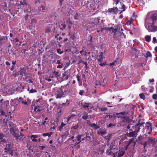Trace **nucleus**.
I'll use <instances>...</instances> for the list:
<instances>
[{
  "label": "nucleus",
  "instance_id": "nucleus-1",
  "mask_svg": "<svg viewBox=\"0 0 157 157\" xmlns=\"http://www.w3.org/2000/svg\"><path fill=\"white\" fill-rule=\"evenodd\" d=\"M147 24V26L146 25L145 26L149 32H155L157 30V27L155 25V24L157 21V14H153L150 17L146 19Z\"/></svg>",
  "mask_w": 157,
  "mask_h": 157
},
{
  "label": "nucleus",
  "instance_id": "nucleus-2",
  "mask_svg": "<svg viewBox=\"0 0 157 157\" xmlns=\"http://www.w3.org/2000/svg\"><path fill=\"white\" fill-rule=\"evenodd\" d=\"M10 131L12 134L13 137L15 138L17 142L23 141L25 138V137L24 136L18 129L11 128L10 129Z\"/></svg>",
  "mask_w": 157,
  "mask_h": 157
},
{
  "label": "nucleus",
  "instance_id": "nucleus-3",
  "mask_svg": "<svg viewBox=\"0 0 157 157\" xmlns=\"http://www.w3.org/2000/svg\"><path fill=\"white\" fill-rule=\"evenodd\" d=\"M139 129H136L135 128L134 130L132 128L131 129L127 130L126 132V135L127 136L131 137H136L137 136V133L139 132Z\"/></svg>",
  "mask_w": 157,
  "mask_h": 157
},
{
  "label": "nucleus",
  "instance_id": "nucleus-4",
  "mask_svg": "<svg viewBox=\"0 0 157 157\" xmlns=\"http://www.w3.org/2000/svg\"><path fill=\"white\" fill-rule=\"evenodd\" d=\"M14 100L15 101V103L16 104L21 103L25 105H29L28 101H26V100H24L23 98L22 97H20L19 98H15L14 99Z\"/></svg>",
  "mask_w": 157,
  "mask_h": 157
},
{
  "label": "nucleus",
  "instance_id": "nucleus-5",
  "mask_svg": "<svg viewBox=\"0 0 157 157\" xmlns=\"http://www.w3.org/2000/svg\"><path fill=\"white\" fill-rule=\"evenodd\" d=\"M125 153L124 150L123 148H121L117 152L113 153V157H121L123 156Z\"/></svg>",
  "mask_w": 157,
  "mask_h": 157
},
{
  "label": "nucleus",
  "instance_id": "nucleus-6",
  "mask_svg": "<svg viewBox=\"0 0 157 157\" xmlns=\"http://www.w3.org/2000/svg\"><path fill=\"white\" fill-rule=\"evenodd\" d=\"M55 95L56 98L60 99L62 97H64V94L61 89H60L56 91Z\"/></svg>",
  "mask_w": 157,
  "mask_h": 157
},
{
  "label": "nucleus",
  "instance_id": "nucleus-7",
  "mask_svg": "<svg viewBox=\"0 0 157 157\" xmlns=\"http://www.w3.org/2000/svg\"><path fill=\"white\" fill-rule=\"evenodd\" d=\"M107 30L109 31L111 33H116L117 32H119L120 30V25H118L115 28L112 27L108 28Z\"/></svg>",
  "mask_w": 157,
  "mask_h": 157
},
{
  "label": "nucleus",
  "instance_id": "nucleus-8",
  "mask_svg": "<svg viewBox=\"0 0 157 157\" xmlns=\"http://www.w3.org/2000/svg\"><path fill=\"white\" fill-rule=\"evenodd\" d=\"M11 144H8L6 145V147L5 148V152H9V154L11 155V156L13 155V151L12 148L11 147Z\"/></svg>",
  "mask_w": 157,
  "mask_h": 157
},
{
  "label": "nucleus",
  "instance_id": "nucleus-9",
  "mask_svg": "<svg viewBox=\"0 0 157 157\" xmlns=\"http://www.w3.org/2000/svg\"><path fill=\"white\" fill-rule=\"evenodd\" d=\"M81 105L82 106V107L85 109H86V108L88 109H89V108H91V106H92L91 103H86L85 102H82L81 103Z\"/></svg>",
  "mask_w": 157,
  "mask_h": 157
},
{
  "label": "nucleus",
  "instance_id": "nucleus-10",
  "mask_svg": "<svg viewBox=\"0 0 157 157\" xmlns=\"http://www.w3.org/2000/svg\"><path fill=\"white\" fill-rule=\"evenodd\" d=\"M144 124V122H140V121H139L138 123L136 124L134 126H132L133 129H134V130L136 128V129H139V131H140V127H141L142 125H143Z\"/></svg>",
  "mask_w": 157,
  "mask_h": 157
},
{
  "label": "nucleus",
  "instance_id": "nucleus-11",
  "mask_svg": "<svg viewBox=\"0 0 157 157\" xmlns=\"http://www.w3.org/2000/svg\"><path fill=\"white\" fill-rule=\"evenodd\" d=\"M110 13H113V14H116L118 13V9L117 7H113L112 8H109L108 10Z\"/></svg>",
  "mask_w": 157,
  "mask_h": 157
},
{
  "label": "nucleus",
  "instance_id": "nucleus-12",
  "mask_svg": "<svg viewBox=\"0 0 157 157\" xmlns=\"http://www.w3.org/2000/svg\"><path fill=\"white\" fill-rule=\"evenodd\" d=\"M100 19L98 18H94V21H93L91 23V25L93 26H96L98 23Z\"/></svg>",
  "mask_w": 157,
  "mask_h": 157
},
{
  "label": "nucleus",
  "instance_id": "nucleus-13",
  "mask_svg": "<svg viewBox=\"0 0 157 157\" xmlns=\"http://www.w3.org/2000/svg\"><path fill=\"white\" fill-rule=\"evenodd\" d=\"M120 36L119 38L121 40V41H124L125 39L126 36L124 33H123L122 32H120Z\"/></svg>",
  "mask_w": 157,
  "mask_h": 157
},
{
  "label": "nucleus",
  "instance_id": "nucleus-14",
  "mask_svg": "<svg viewBox=\"0 0 157 157\" xmlns=\"http://www.w3.org/2000/svg\"><path fill=\"white\" fill-rule=\"evenodd\" d=\"M86 136L85 137L82 138V140H86V141H90L91 140V137L89 136V134L88 133L86 132Z\"/></svg>",
  "mask_w": 157,
  "mask_h": 157
},
{
  "label": "nucleus",
  "instance_id": "nucleus-15",
  "mask_svg": "<svg viewBox=\"0 0 157 157\" xmlns=\"http://www.w3.org/2000/svg\"><path fill=\"white\" fill-rule=\"evenodd\" d=\"M5 136V134L2 133H0V140H0V143L2 142L5 143L6 142V140L5 139H3V138Z\"/></svg>",
  "mask_w": 157,
  "mask_h": 157
},
{
  "label": "nucleus",
  "instance_id": "nucleus-16",
  "mask_svg": "<svg viewBox=\"0 0 157 157\" xmlns=\"http://www.w3.org/2000/svg\"><path fill=\"white\" fill-rule=\"evenodd\" d=\"M26 69L25 67L21 68L20 72V75L22 76H25L26 75Z\"/></svg>",
  "mask_w": 157,
  "mask_h": 157
},
{
  "label": "nucleus",
  "instance_id": "nucleus-17",
  "mask_svg": "<svg viewBox=\"0 0 157 157\" xmlns=\"http://www.w3.org/2000/svg\"><path fill=\"white\" fill-rule=\"evenodd\" d=\"M6 40H7V37L6 36L0 37V43L4 44Z\"/></svg>",
  "mask_w": 157,
  "mask_h": 157
},
{
  "label": "nucleus",
  "instance_id": "nucleus-18",
  "mask_svg": "<svg viewBox=\"0 0 157 157\" xmlns=\"http://www.w3.org/2000/svg\"><path fill=\"white\" fill-rule=\"evenodd\" d=\"M126 112H121L120 113H117L116 114V115H118L117 117L118 118H122V117L124 114H126Z\"/></svg>",
  "mask_w": 157,
  "mask_h": 157
},
{
  "label": "nucleus",
  "instance_id": "nucleus-19",
  "mask_svg": "<svg viewBox=\"0 0 157 157\" xmlns=\"http://www.w3.org/2000/svg\"><path fill=\"white\" fill-rule=\"evenodd\" d=\"M31 23H30L31 24L29 25L30 27L31 28H32V27H33V28H34L35 27V25H33V23H35L36 22V20L34 18H32L31 19Z\"/></svg>",
  "mask_w": 157,
  "mask_h": 157
},
{
  "label": "nucleus",
  "instance_id": "nucleus-20",
  "mask_svg": "<svg viewBox=\"0 0 157 157\" xmlns=\"http://www.w3.org/2000/svg\"><path fill=\"white\" fill-rule=\"evenodd\" d=\"M66 24L68 28L69 29H70L71 28V26L72 25V22L71 21L69 20L66 22Z\"/></svg>",
  "mask_w": 157,
  "mask_h": 157
},
{
  "label": "nucleus",
  "instance_id": "nucleus-21",
  "mask_svg": "<svg viewBox=\"0 0 157 157\" xmlns=\"http://www.w3.org/2000/svg\"><path fill=\"white\" fill-rule=\"evenodd\" d=\"M144 56L147 59L148 57L151 58L152 57V55L149 51H147L145 55H144Z\"/></svg>",
  "mask_w": 157,
  "mask_h": 157
},
{
  "label": "nucleus",
  "instance_id": "nucleus-22",
  "mask_svg": "<svg viewBox=\"0 0 157 157\" xmlns=\"http://www.w3.org/2000/svg\"><path fill=\"white\" fill-rule=\"evenodd\" d=\"M106 131H98L97 132V134H98L99 135H100L102 136H103V135L104 134H105L106 133Z\"/></svg>",
  "mask_w": 157,
  "mask_h": 157
},
{
  "label": "nucleus",
  "instance_id": "nucleus-23",
  "mask_svg": "<svg viewBox=\"0 0 157 157\" xmlns=\"http://www.w3.org/2000/svg\"><path fill=\"white\" fill-rule=\"evenodd\" d=\"M53 134L52 132H50L49 133H46L42 134V136L44 137L48 136V137L51 136Z\"/></svg>",
  "mask_w": 157,
  "mask_h": 157
},
{
  "label": "nucleus",
  "instance_id": "nucleus-24",
  "mask_svg": "<svg viewBox=\"0 0 157 157\" xmlns=\"http://www.w3.org/2000/svg\"><path fill=\"white\" fill-rule=\"evenodd\" d=\"M148 142H150L151 143H155V139H153L152 137H148Z\"/></svg>",
  "mask_w": 157,
  "mask_h": 157
},
{
  "label": "nucleus",
  "instance_id": "nucleus-25",
  "mask_svg": "<svg viewBox=\"0 0 157 157\" xmlns=\"http://www.w3.org/2000/svg\"><path fill=\"white\" fill-rule=\"evenodd\" d=\"M112 135V134H109L108 135L105 136V139L106 140H107V141L108 142L111 139V138Z\"/></svg>",
  "mask_w": 157,
  "mask_h": 157
},
{
  "label": "nucleus",
  "instance_id": "nucleus-26",
  "mask_svg": "<svg viewBox=\"0 0 157 157\" xmlns=\"http://www.w3.org/2000/svg\"><path fill=\"white\" fill-rule=\"evenodd\" d=\"M66 125V124L63 123V122H62L61 123V125L58 127V129L60 131H61L63 127Z\"/></svg>",
  "mask_w": 157,
  "mask_h": 157
},
{
  "label": "nucleus",
  "instance_id": "nucleus-27",
  "mask_svg": "<svg viewBox=\"0 0 157 157\" xmlns=\"http://www.w3.org/2000/svg\"><path fill=\"white\" fill-rule=\"evenodd\" d=\"M44 44L43 42L41 41L40 43L38 44V47L39 48L43 49V47L44 46Z\"/></svg>",
  "mask_w": 157,
  "mask_h": 157
},
{
  "label": "nucleus",
  "instance_id": "nucleus-28",
  "mask_svg": "<svg viewBox=\"0 0 157 157\" xmlns=\"http://www.w3.org/2000/svg\"><path fill=\"white\" fill-rule=\"evenodd\" d=\"M62 76L63 78V80H66L68 79V76L65 73H63L62 74Z\"/></svg>",
  "mask_w": 157,
  "mask_h": 157
},
{
  "label": "nucleus",
  "instance_id": "nucleus-29",
  "mask_svg": "<svg viewBox=\"0 0 157 157\" xmlns=\"http://www.w3.org/2000/svg\"><path fill=\"white\" fill-rule=\"evenodd\" d=\"M83 135H78L77 136V139L78 141H79L80 142H81L82 140L81 139L83 138Z\"/></svg>",
  "mask_w": 157,
  "mask_h": 157
},
{
  "label": "nucleus",
  "instance_id": "nucleus-30",
  "mask_svg": "<svg viewBox=\"0 0 157 157\" xmlns=\"http://www.w3.org/2000/svg\"><path fill=\"white\" fill-rule=\"evenodd\" d=\"M145 41L148 42L150 41L151 37L150 36L146 35L145 37Z\"/></svg>",
  "mask_w": 157,
  "mask_h": 157
},
{
  "label": "nucleus",
  "instance_id": "nucleus-31",
  "mask_svg": "<svg viewBox=\"0 0 157 157\" xmlns=\"http://www.w3.org/2000/svg\"><path fill=\"white\" fill-rule=\"evenodd\" d=\"M122 118L126 122L129 121V118L128 116L126 115V114H124L122 117Z\"/></svg>",
  "mask_w": 157,
  "mask_h": 157
},
{
  "label": "nucleus",
  "instance_id": "nucleus-32",
  "mask_svg": "<svg viewBox=\"0 0 157 157\" xmlns=\"http://www.w3.org/2000/svg\"><path fill=\"white\" fill-rule=\"evenodd\" d=\"M59 33H56L55 35V37L57 40H60L62 39V37L61 36H59Z\"/></svg>",
  "mask_w": 157,
  "mask_h": 157
},
{
  "label": "nucleus",
  "instance_id": "nucleus-33",
  "mask_svg": "<svg viewBox=\"0 0 157 157\" xmlns=\"http://www.w3.org/2000/svg\"><path fill=\"white\" fill-rule=\"evenodd\" d=\"M89 117V116L88 115V113H86L84 114V115H83L82 116V118L84 120H86Z\"/></svg>",
  "mask_w": 157,
  "mask_h": 157
},
{
  "label": "nucleus",
  "instance_id": "nucleus-34",
  "mask_svg": "<svg viewBox=\"0 0 157 157\" xmlns=\"http://www.w3.org/2000/svg\"><path fill=\"white\" fill-rule=\"evenodd\" d=\"M147 125L146 126V128L148 130L149 128H150V127H151V124L149 122H147L146 123Z\"/></svg>",
  "mask_w": 157,
  "mask_h": 157
},
{
  "label": "nucleus",
  "instance_id": "nucleus-35",
  "mask_svg": "<svg viewBox=\"0 0 157 157\" xmlns=\"http://www.w3.org/2000/svg\"><path fill=\"white\" fill-rule=\"evenodd\" d=\"M0 113H1L0 115H2L3 116H5V113L4 111L2 109V108L1 109H0Z\"/></svg>",
  "mask_w": 157,
  "mask_h": 157
},
{
  "label": "nucleus",
  "instance_id": "nucleus-36",
  "mask_svg": "<svg viewBox=\"0 0 157 157\" xmlns=\"http://www.w3.org/2000/svg\"><path fill=\"white\" fill-rule=\"evenodd\" d=\"M25 0H23V1H22V0L20 1V4L23 5H27V4L25 2Z\"/></svg>",
  "mask_w": 157,
  "mask_h": 157
},
{
  "label": "nucleus",
  "instance_id": "nucleus-37",
  "mask_svg": "<svg viewBox=\"0 0 157 157\" xmlns=\"http://www.w3.org/2000/svg\"><path fill=\"white\" fill-rule=\"evenodd\" d=\"M90 39L88 40L87 41V44L90 45V44L92 42V37L91 36H90Z\"/></svg>",
  "mask_w": 157,
  "mask_h": 157
},
{
  "label": "nucleus",
  "instance_id": "nucleus-38",
  "mask_svg": "<svg viewBox=\"0 0 157 157\" xmlns=\"http://www.w3.org/2000/svg\"><path fill=\"white\" fill-rule=\"evenodd\" d=\"M134 139L133 138H132L129 139V141L128 142V146H129L132 143L134 142Z\"/></svg>",
  "mask_w": 157,
  "mask_h": 157
},
{
  "label": "nucleus",
  "instance_id": "nucleus-39",
  "mask_svg": "<svg viewBox=\"0 0 157 157\" xmlns=\"http://www.w3.org/2000/svg\"><path fill=\"white\" fill-rule=\"evenodd\" d=\"M59 74V72L56 71H54L53 73V75H54L55 77L57 78H58V77L59 76V75H58Z\"/></svg>",
  "mask_w": 157,
  "mask_h": 157
},
{
  "label": "nucleus",
  "instance_id": "nucleus-40",
  "mask_svg": "<svg viewBox=\"0 0 157 157\" xmlns=\"http://www.w3.org/2000/svg\"><path fill=\"white\" fill-rule=\"evenodd\" d=\"M51 31V29L49 27L47 26L45 29V33H48L49 32H50Z\"/></svg>",
  "mask_w": 157,
  "mask_h": 157
},
{
  "label": "nucleus",
  "instance_id": "nucleus-41",
  "mask_svg": "<svg viewBox=\"0 0 157 157\" xmlns=\"http://www.w3.org/2000/svg\"><path fill=\"white\" fill-rule=\"evenodd\" d=\"M148 143H149V142L146 141L144 143V144L141 142L140 143V144L141 145L143 144L144 148H145Z\"/></svg>",
  "mask_w": 157,
  "mask_h": 157
},
{
  "label": "nucleus",
  "instance_id": "nucleus-42",
  "mask_svg": "<svg viewBox=\"0 0 157 157\" xmlns=\"http://www.w3.org/2000/svg\"><path fill=\"white\" fill-rule=\"evenodd\" d=\"M106 154H107L108 155H112L113 156V154L112 155L111 153H112V151H110L109 149H107L106 151Z\"/></svg>",
  "mask_w": 157,
  "mask_h": 157
},
{
  "label": "nucleus",
  "instance_id": "nucleus-43",
  "mask_svg": "<svg viewBox=\"0 0 157 157\" xmlns=\"http://www.w3.org/2000/svg\"><path fill=\"white\" fill-rule=\"evenodd\" d=\"M116 126L115 124H112L111 123H110L109 125H107V126L109 128H113V127H115Z\"/></svg>",
  "mask_w": 157,
  "mask_h": 157
},
{
  "label": "nucleus",
  "instance_id": "nucleus-44",
  "mask_svg": "<svg viewBox=\"0 0 157 157\" xmlns=\"http://www.w3.org/2000/svg\"><path fill=\"white\" fill-rule=\"evenodd\" d=\"M125 5L124 4H123L122 6V7L121 8V9L123 10L119 13V14L121 13L123 11H124L125 10Z\"/></svg>",
  "mask_w": 157,
  "mask_h": 157
},
{
  "label": "nucleus",
  "instance_id": "nucleus-45",
  "mask_svg": "<svg viewBox=\"0 0 157 157\" xmlns=\"http://www.w3.org/2000/svg\"><path fill=\"white\" fill-rule=\"evenodd\" d=\"M139 96L140 97V98L143 99V100H144L145 99V95H144V94L143 93L140 94H139Z\"/></svg>",
  "mask_w": 157,
  "mask_h": 157
},
{
  "label": "nucleus",
  "instance_id": "nucleus-46",
  "mask_svg": "<svg viewBox=\"0 0 157 157\" xmlns=\"http://www.w3.org/2000/svg\"><path fill=\"white\" fill-rule=\"evenodd\" d=\"M40 8H41V10L40 9V10L42 12H44L46 9L45 7V6H44L43 5H41Z\"/></svg>",
  "mask_w": 157,
  "mask_h": 157
},
{
  "label": "nucleus",
  "instance_id": "nucleus-47",
  "mask_svg": "<svg viewBox=\"0 0 157 157\" xmlns=\"http://www.w3.org/2000/svg\"><path fill=\"white\" fill-rule=\"evenodd\" d=\"M57 52L59 54H61L63 53L64 51L62 50H57Z\"/></svg>",
  "mask_w": 157,
  "mask_h": 157
},
{
  "label": "nucleus",
  "instance_id": "nucleus-48",
  "mask_svg": "<svg viewBox=\"0 0 157 157\" xmlns=\"http://www.w3.org/2000/svg\"><path fill=\"white\" fill-rule=\"evenodd\" d=\"M37 92V91L35 89H33V88L31 89L29 91V93H36Z\"/></svg>",
  "mask_w": 157,
  "mask_h": 157
},
{
  "label": "nucleus",
  "instance_id": "nucleus-49",
  "mask_svg": "<svg viewBox=\"0 0 157 157\" xmlns=\"http://www.w3.org/2000/svg\"><path fill=\"white\" fill-rule=\"evenodd\" d=\"M78 13H75V16H74V19L75 20H77L78 19Z\"/></svg>",
  "mask_w": 157,
  "mask_h": 157
},
{
  "label": "nucleus",
  "instance_id": "nucleus-50",
  "mask_svg": "<svg viewBox=\"0 0 157 157\" xmlns=\"http://www.w3.org/2000/svg\"><path fill=\"white\" fill-rule=\"evenodd\" d=\"M39 137L38 135H31L30 136V137L32 138H37Z\"/></svg>",
  "mask_w": 157,
  "mask_h": 157
},
{
  "label": "nucleus",
  "instance_id": "nucleus-51",
  "mask_svg": "<svg viewBox=\"0 0 157 157\" xmlns=\"http://www.w3.org/2000/svg\"><path fill=\"white\" fill-rule=\"evenodd\" d=\"M78 127V125H75L74 126L72 127L71 128V129H74V130H76V129H77Z\"/></svg>",
  "mask_w": 157,
  "mask_h": 157
},
{
  "label": "nucleus",
  "instance_id": "nucleus-52",
  "mask_svg": "<svg viewBox=\"0 0 157 157\" xmlns=\"http://www.w3.org/2000/svg\"><path fill=\"white\" fill-rule=\"evenodd\" d=\"M152 98L154 99H157V94H154L152 95Z\"/></svg>",
  "mask_w": 157,
  "mask_h": 157
},
{
  "label": "nucleus",
  "instance_id": "nucleus-53",
  "mask_svg": "<svg viewBox=\"0 0 157 157\" xmlns=\"http://www.w3.org/2000/svg\"><path fill=\"white\" fill-rule=\"evenodd\" d=\"M99 58H100L101 59H103V52H101L100 53V55H99Z\"/></svg>",
  "mask_w": 157,
  "mask_h": 157
},
{
  "label": "nucleus",
  "instance_id": "nucleus-54",
  "mask_svg": "<svg viewBox=\"0 0 157 157\" xmlns=\"http://www.w3.org/2000/svg\"><path fill=\"white\" fill-rule=\"evenodd\" d=\"M152 42L154 43H157V40H156L155 37H154L153 38Z\"/></svg>",
  "mask_w": 157,
  "mask_h": 157
},
{
  "label": "nucleus",
  "instance_id": "nucleus-55",
  "mask_svg": "<svg viewBox=\"0 0 157 157\" xmlns=\"http://www.w3.org/2000/svg\"><path fill=\"white\" fill-rule=\"evenodd\" d=\"M104 151V148H102L99 151V152L100 153V154H102Z\"/></svg>",
  "mask_w": 157,
  "mask_h": 157
},
{
  "label": "nucleus",
  "instance_id": "nucleus-56",
  "mask_svg": "<svg viewBox=\"0 0 157 157\" xmlns=\"http://www.w3.org/2000/svg\"><path fill=\"white\" fill-rule=\"evenodd\" d=\"M63 64L62 63H60V64L57 66V68H61L63 67Z\"/></svg>",
  "mask_w": 157,
  "mask_h": 157
},
{
  "label": "nucleus",
  "instance_id": "nucleus-57",
  "mask_svg": "<svg viewBox=\"0 0 157 157\" xmlns=\"http://www.w3.org/2000/svg\"><path fill=\"white\" fill-rule=\"evenodd\" d=\"M132 23V21H130V20H129L126 23V25H130Z\"/></svg>",
  "mask_w": 157,
  "mask_h": 157
},
{
  "label": "nucleus",
  "instance_id": "nucleus-58",
  "mask_svg": "<svg viewBox=\"0 0 157 157\" xmlns=\"http://www.w3.org/2000/svg\"><path fill=\"white\" fill-rule=\"evenodd\" d=\"M58 121H55L53 123V124L54 126L57 127L58 125Z\"/></svg>",
  "mask_w": 157,
  "mask_h": 157
},
{
  "label": "nucleus",
  "instance_id": "nucleus-59",
  "mask_svg": "<svg viewBox=\"0 0 157 157\" xmlns=\"http://www.w3.org/2000/svg\"><path fill=\"white\" fill-rule=\"evenodd\" d=\"M107 110V108L106 107L104 108H101V111H106Z\"/></svg>",
  "mask_w": 157,
  "mask_h": 157
},
{
  "label": "nucleus",
  "instance_id": "nucleus-60",
  "mask_svg": "<svg viewBox=\"0 0 157 157\" xmlns=\"http://www.w3.org/2000/svg\"><path fill=\"white\" fill-rule=\"evenodd\" d=\"M84 92V91L83 90H80V92H79V94L81 95H82L83 93Z\"/></svg>",
  "mask_w": 157,
  "mask_h": 157
},
{
  "label": "nucleus",
  "instance_id": "nucleus-61",
  "mask_svg": "<svg viewBox=\"0 0 157 157\" xmlns=\"http://www.w3.org/2000/svg\"><path fill=\"white\" fill-rule=\"evenodd\" d=\"M89 125H90V126L92 127L97 126L96 124L95 123L90 124H89Z\"/></svg>",
  "mask_w": 157,
  "mask_h": 157
},
{
  "label": "nucleus",
  "instance_id": "nucleus-62",
  "mask_svg": "<svg viewBox=\"0 0 157 157\" xmlns=\"http://www.w3.org/2000/svg\"><path fill=\"white\" fill-rule=\"evenodd\" d=\"M25 86H22L21 85H20V86L19 87L20 88L22 89L21 91H23V90L25 89Z\"/></svg>",
  "mask_w": 157,
  "mask_h": 157
},
{
  "label": "nucleus",
  "instance_id": "nucleus-63",
  "mask_svg": "<svg viewBox=\"0 0 157 157\" xmlns=\"http://www.w3.org/2000/svg\"><path fill=\"white\" fill-rule=\"evenodd\" d=\"M33 142H37V139H36L35 138H31Z\"/></svg>",
  "mask_w": 157,
  "mask_h": 157
},
{
  "label": "nucleus",
  "instance_id": "nucleus-64",
  "mask_svg": "<svg viewBox=\"0 0 157 157\" xmlns=\"http://www.w3.org/2000/svg\"><path fill=\"white\" fill-rule=\"evenodd\" d=\"M64 42H67V43H68L69 42H70L69 40H68V38H66L64 40Z\"/></svg>",
  "mask_w": 157,
  "mask_h": 157
}]
</instances>
